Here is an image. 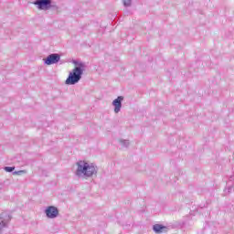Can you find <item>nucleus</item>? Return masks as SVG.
<instances>
[{
  "label": "nucleus",
  "mask_w": 234,
  "mask_h": 234,
  "mask_svg": "<svg viewBox=\"0 0 234 234\" xmlns=\"http://www.w3.org/2000/svg\"><path fill=\"white\" fill-rule=\"evenodd\" d=\"M76 166L75 175L79 176V178H91V176L98 175V166L92 163L79 161Z\"/></svg>",
  "instance_id": "1"
},
{
  "label": "nucleus",
  "mask_w": 234,
  "mask_h": 234,
  "mask_svg": "<svg viewBox=\"0 0 234 234\" xmlns=\"http://www.w3.org/2000/svg\"><path fill=\"white\" fill-rule=\"evenodd\" d=\"M75 65L78 66H76L71 72H69V75L65 81L66 85H76V83H79L80 80H81V76H83V69H85V64L75 63Z\"/></svg>",
  "instance_id": "2"
},
{
  "label": "nucleus",
  "mask_w": 234,
  "mask_h": 234,
  "mask_svg": "<svg viewBox=\"0 0 234 234\" xmlns=\"http://www.w3.org/2000/svg\"><path fill=\"white\" fill-rule=\"evenodd\" d=\"M33 5L37 6V10H50V8H56V5H53L52 0H36Z\"/></svg>",
  "instance_id": "3"
},
{
  "label": "nucleus",
  "mask_w": 234,
  "mask_h": 234,
  "mask_svg": "<svg viewBox=\"0 0 234 234\" xmlns=\"http://www.w3.org/2000/svg\"><path fill=\"white\" fill-rule=\"evenodd\" d=\"M44 213L48 218H58L59 210L54 206H49L46 207Z\"/></svg>",
  "instance_id": "4"
},
{
  "label": "nucleus",
  "mask_w": 234,
  "mask_h": 234,
  "mask_svg": "<svg viewBox=\"0 0 234 234\" xmlns=\"http://www.w3.org/2000/svg\"><path fill=\"white\" fill-rule=\"evenodd\" d=\"M60 59L61 56L59 54L52 53L44 59V63L45 65H56V63H59Z\"/></svg>",
  "instance_id": "5"
},
{
  "label": "nucleus",
  "mask_w": 234,
  "mask_h": 234,
  "mask_svg": "<svg viewBox=\"0 0 234 234\" xmlns=\"http://www.w3.org/2000/svg\"><path fill=\"white\" fill-rule=\"evenodd\" d=\"M11 220L12 218L10 217V215L5 213L0 214V231H3V229H6Z\"/></svg>",
  "instance_id": "6"
},
{
  "label": "nucleus",
  "mask_w": 234,
  "mask_h": 234,
  "mask_svg": "<svg viewBox=\"0 0 234 234\" xmlns=\"http://www.w3.org/2000/svg\"><path fill=\"white\" fill-rule=\"evenodd\" d=\"M122 101H123V96H118L115 100H113L112 105L114 107L115 114H118L120 111H122Z\"/></svg>",
  "instance_id": "7"
},
{
  "label": "nucleus",
  "mask_w": 234,
  "mask_h": 234,
  "mask_svg": "<svg viewBox=\"0 0 234 234\" xmlns=\"http://www.w3.org/2000/svg\"><path fill=\"white\" fill-rule=\"evenodd\" d=\"M153 229L154 233L160 234V233H167V227L160 224H155L153 226Z\"/></svg>",
  "instance_id": "8"
},
{
  "label": "nucleus",
  "mask_w": 234,
  "mask_h": 234,
  "mask_svg": "<svg viewBox=\"0 0 234 234\" xmlns=\"http://www.w3.org/2000/svg\"><path fill=\"white\" fill-rule=\"evenodd\" d=\"M119 143L122 145V147H127L128 145H130L129 140L121 139L119 140Z\"/></svg>",
  "instance_id": "9"
},
{
  "label": "nucleus",
  "mask_w": 234,
  "mask_h": 234,
  "mask_svg": "<svg viewBox=\"0 0 234 234\" xmlns=\"http://www.w3.org/2000/svg\"><path fill=\"white\" fill-rule=\"evenodd\" d=\"M4 169L7 173H12L16 169V167H14V166H5Z\"/></svg>",
  "instance_id": "10"
},
{
  "label": "nucleus",
  "mask_w": 234,
  "mask_h": 234,
  "mask_svg": "<svg viewBox=\"0 0 234 234\" xmlns=\"http://www.w3.org/2000/svg\"><path fill=\"white\" fill-rule=\"evenodd\" d=\"M124 6H130L133 0H122Z\"/></svg>",
  "instance_id": "11"
},
{
  "label": "nucleus",
  "mask_w": 234,
  "mask_h": 234,
  "mask_svg": "<svg viewBox=\"0 0 234 234\" xmlns=\"http://www.w3.org/2000/svg\"><path fill=\"white\" fill-rule=\"evenodd\" d=\"M25 172V170H20V171H17V172H14V175H23Z\"/></svg>",
  "instance_id": "12"
},
{
  "label": "nucleus",
  "mask_w": 234,
  "mask_h": 234,
  "mask_svg": "<svg viewBox=\"0 0 234 234\" xmlns=\"http://www.w3.org/2000/svg\"><path fill=\"white\" fill-rule=\"evenodd\" d=\"M231 189H233V186H229V187L228 188V193H231Z\"/></svg>",
  "instance_id": "13"
}]
</instances>
